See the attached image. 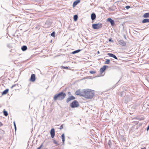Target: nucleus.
<instances>
[{
  "label": "nucleus",
  "mask_w": 149,
  "mask_h": 149,
  "mask_svg": "<svg viewBox=\"0 0 149 149\" xmlns=\"http://www.w3.org/2000/svg\"><path fill=\"white\" fill-rule=\"evenodd\" d=\"M84 95L83 97L87 99H91L94 95V92L93 90L89 89L83 90Z\"/></svg>",
  "instance_id": "obj_1"
},
{
  "label": "nucleus",
  "mask_w": 149,
  "mask_h": 149,
  "mask_svg": "<svg viewBox=\"0 0 149 149\" xmlns=\"http://www.w3.org/2000/svg\"><path fill=\"white\" fill-rule=\"evenodd\" d=\"M66 96V94L65 93L61 92L55 94L53 97V99L54 100H62L65 98Z\"/></svg>",
  "instance_id": "obj_2"
},
{
  "label": "nucleus",
  "mask_w": 149,
  "mask_h": 149,
  "mask_svg": "<svg viewBox=\"0 0 149 149\" xmlns=\"http://www.w3.org/2000/svg\"><path fill=\"white\" fill-rule=\"evenodd\" d=\"M79 106V104L77 101H73L70 104V107L72 108L77 107Z\"/></svg>",
  "instance_id": "obj_3"
},
{
  "label": "nucleus",
  "mask_w": 149,
  "mask_h": 149,
  "mask_svg": "<svg viewBox=\"0 0 149 149\" xmlns=\"http://www.w3.org/2000/svg\"><path fill=\"white\" fill-rule=\"evenodd\" d=\"M92 26L93 29H97L102 28V25L101 23L94 24H92Z\"/></svg>",
  "instance_id": "obj_4"
},
{
  "label": "nucleus",
  "mask_w": 149,
  "mask_h": 149,
  "mask_svg": "<svg viewBox=\"0 0 149 149\" xmlns=\"http://www.w3.org/2000/svg\"><path fill=\"white\" fill-rule=\"evenodd\" d=\"M131 99V97L129 95L125 96L123 99V102L124 103H127L128 101H129Z\"/></svg>",
  "instance_id": "obj_5"
},
{
  "label": "nucleus",
  "mask_w": 149,
  "mask_h": 149,
  "mask_svg": "<svg viewBox=\"0 0 149 149\" xmlns=\"http://www.w3.org/2000/svg\"><path fill=\"white\" fill-rule=\"evenodd\" d=\"M75 94L77 95L83 97L84 91H83V90L81 91L79 89L76 91L75 92Z\"/></svg>",
  "instance_id": "obj_6"
},
{
  "label": "nucleus",
  "mask_w": 149,
  "mask_h": 149,
  "mask_svg": "<svg viewBox=\"0 0 149 149\" xmlns=\"http://www.w3.org/2000/svg\"><path fill=\"white\" fill-rule=\"evenodd\" d=\"M75 98L73 96H71L68 97L66 100V102L68 103L70 101L75 99Z\"/></svg>",
  "instance_id": "obj_7"
},
{
  "label": "nucleus",
  "mask_w": 149,
  "mask_h": 149,
  "mask_svg": "<svg viewBox=\"0 0 149 149\" xmlns=\"http://www.w3.org/2000/svg\"><path fill=\"white\" fill-rule=\"evenodd\" d=\"M107 21L110 22L111 25L112 26H114L115 24L114 21L111 18H108L107 20Z\"/></svg>",
  "instance_id": "obj_8"
},
{
  "label": "nucleus",
  "mask_w": 149,
  "mask_h": 149,
  "mask_svg": "<svg viewBox=\"0 0 149 149\" xmlns=\"http://www.w3.org/2000/svg\"><path fill=\"white\" fill-rule=\"evenodd\" d=\"M50 134L52 138H53L55 136V132L54 128H52L50 131Z\"/></svg>",
  "instance_id": "obj_9"
},
{
  "label": "nucleus",
  "mask_w": 149,
  "mask_h": 149,
  "mask_svg": "<svg viewBox=\"0 0 149 149\" xmlns=\"http://www.w3.org/2000/svg\"><path fill=\"white\" fill-rule=\"evenodd\" d=\"M35 75L34 74H32L31 76L30 80L32 82H34L35 81Z\"/></svg>",
  "instance_id": "obj_10"
},
{
  "label": "nucleus",
  "mask_w": 149,
  "mask_h": 149,
  "mask_svg": "<svg viewBox=\"0 0 149 149\" xmlns=\"http://www.w3.org/2000/svg\"><path fill=\"white\" fill-rule=\"evenodd\" d=\"M108 66L104 65L102 68H101L100 69V72L101 73H102L106 69V68L108 67Z\"/></svg>",
  "instance_id": "obj_11"
},
{
  "label": "nucleus",
  "mask_w": 149,
  "mask_h": 149,
  "mask_svg": "<svg viewBox=\"0 0 149 149\" xmlns=\"http://www.w3.org/2000/svg\"><path fill=\"white\" fill-rule=\"evenodd\" d=\"M119 44L122 46H125L126 45L125 42L123 40H120L119 41Z\"/></svg>",
  "instance_id": "obj_12"
},
{
  "label": "nucleus",
  "mask_w": 149,
  "mask_h": 149,
  "mask_svg": "<svg viewBox=\"0 0 149 149\" xmlns=\"http://www.w3.org/2000/svg\"><path fill=\"white\" fill-rule=\"evenodd\" d=\"M108 55L110 57H112L116 59H117V57L114 54L112 53H108Z\"/></svg>",
  "instance_id": "obj_13"
},
{
  "label": "nucleus",
  "mask_w": 149,
  "mask_h": 149,
  "mask_svg": "<svg viewBox=\"0 0 149 149\" xmlns=\"http://www.w3.org/2000/svg\"><path fill=\"white\" fill-rule=\"evenodd\" d=\"M91 17L92 20H95L96 17L95 14L94 13H92L91 15Z\"/></svg>",
  "instance_id": "obj_14"
},
{
  "label": "nucleus",
  "mask_w": 149,
  "mask_h": 149,
  "mask_svg": "<svg viewBox=\"0 0 149 149\" xmlns=\"http://www.w3.org/2000/svg\"><path fill=\"white\" fill-rule=\"evenodd\" d=\"M80 2V0H77L74 1L73 4V7H75Z\"/></svg>",
  "instance_id": "obj_15"
},
{
  "label": "nucleus",
  "mask_w": 149,
  "mask_h": 149,
  "mask_svg": "<svg viewBox=\"0 0 149 149\" xmlns=\"http://www.w3.org/2000/svg\"><path fill=\"white\" fill-rule=\"evenodd\" d=\"M9 91V89L7 88L4 91H3V92L2 93V95H4L6 94Z\"/></svg>",
  "instance_id": "obj_16"
},
{
  "label": "nucleus",
  "mask_w": 149,
  "mask_h": 149,
  "mask_svg": "<svg viewBox=\"0 0 149 149\" xmlns=\"http://www.w3.org/2000/svg\"><path fill=\"white\" fill-rule=\"evenodd\" d=\"M147 22H149V19H144L142 21V23H144Z\"/></svg>",
  "instance_id": "obj_17"
},
{
  "label": "nucleus",
  "mask_w": 149,
  "mask_h": 149,
  "mask_svg": "<svg viewBox=\"0 0 149 149\" xmlns=\"http://www.w3.org/2000/svg\"><path fill=\"white\" fill-rule=\"evenodd\" d=\"M143 16L144 18L149 17V13H145L144 14Z\"/></svg>",
  "instance_id": "obj_18"
},
{
  "label": "nucleus",
  "mask_w": 149,
  "mask_h": 149,
  "mask_svg": "<svg viewBox=\"0 0 149 149\" xmlns=\"http://www.w3.org/2000/svg\"><path fill=\"white\" fill-rule=\"evenodd\" d=\"M61 138L62 139V141L63 143H64L65 141V137L64 134H63L61 136Z\"/></svg>",
  "instance_id": "obj_19"
},
{
  "label": "nucleus",
  "mask_w": 149,
  "mask_h": 149,
  "mask_svg": "<svg viewBox=\"0 0 149 149\" xmlns=\"http://www.w3.org/2000/svg\"><path fill=\"white\" fill-rule=\"evenodd\" d=\"M27 49V47L26 46L24 45L22 47L21 49L23 51H25Z\"/></svg>",
  "instance_id": "obj_20"
},
{
  "label": "nucleus",
  "mask_w": 149,
  "mask_h": 149,
  "mask_svg": "<svg viewBox=\"0 0 149 149\" xmlns=\"http://www.w3.org/2000/svg\"><path fill=\"white\" fill-rule=\"evenodd\" d=\"M81 50V49H78L77 50H75L73 52H72V54H74L78 53L79 52H80Z\"/></svg>",
  "instance_id": "obj_21"
},
{
  "label": "nucleus",
  "mask_w": 149,
  "mask_h": 149,
  "mask_svg": "<svg viewBox=\"0 0 149 149\" xmlns=\"http://www.w3.org/2000/svg\"><path fill=\"white\" fill-rule=\"evenodd\" d=\"M74 20V21H76L78 19V16L77 15H74L73 17Z\"/></svg>",
  "instance_id": "obj_22"
},
{
  "label": "nucleus",
  "mask_w": 149,
  "mask_h": 149,
  "mask_svg": "<svg viewBox=\"0 0 149 149\" xmlns=\"http://www.w3.org/2000/svg\"><path fill=\"white\" fill-rule=\"evenodd\" d=\"M3 113L4 115L5 116H8V112L6 111H5V110H4V111H3Z\"/></svg>",
  "instance_id": "obj_23"
},
{
  "label": "nucleus",
  "mask_w": 149,
  "mask_h": 149,
  "mask_svg": "<svg viewBox=\"0 0 149 149\" xmlns=\"http://www.w3.org/2000/svg\"><path fill=\"white\" fill-rule=\"evenodd\" d=\"M110 61L109 59H106V61L105 62V64H109L110 63Z\"/></svg>",
  "instance_id": "obj_24"
},
{
  "label": "nucleus",
  "mask_w": 149,
  "mask_h": 149,
  "mask_svg": "<svg viewBox=\"0 0 149 149\" xmlns=\"http://www.w3.org/2000/svg\"><path fill=\"white\" fill-rule=\"evenodd\" d=\"M53 141L54 143L56 144V145H58L59 144L54 139H53Z\"/></svg>",
  "instance_id": "obj_25"
},
{
  "label": "nucleus",
  "mask_w": 149,
  "mask_h": 149,
  "mask_svg": "<svg viewBox=\"0 0 149 149\" xmlns=\"http://www.w3.org/2000/svg\"><path fill=\"white\" fill-rule=\"evenodd\" d=\"M55 34V33L54 32H53L51 34V36L52 37H54Z\"/></svg>",
  "instance_id": "obj_26"
},
{
  "label": "nucleus",
  "mask_w": 149,
  "mask_h": 149,
  "mask_svg": "<svg viewBox=\"0 0 149 149\" xmlns=\"http://www.w3.org/2000/svg\"><path fill=\"white\" fill-rule=\"evenodd\" d=\"M89 72L90 73H91V74H94V73H96V71H95L91 70V71H90Z\"/></svg>",
  "instance_id": "obj_27"
},
{
  "label": "nucleus",
  "mask_w": 149,
  "mask_h": 149,
  "mask_svg": "<svg viewBox=\"0 0 149 149\" xmlns=\"http://www.w3.org/2000/svg\"><path fill=\"white\" fill-rule=\"evenodd\" d=\"M13 123H14V126L15 129L16 131V130L17 128H16V125L15 124V121H14L13 122Z\"/></svg>",
  "instance_id": "obj_28"
},
{
  "label": "nucleus",
  "mask_w": 149,
  "mask_h": 149,
  "mask_svg": "<svg viewBox=\"0 0 149 149\" xmlns=\"http://www.w3.org/2000/svg\"><path fill=\"white\" fill-rule=\"evenodd\" d=\"M124 92H122L120 93V95L122 97L124 95Z\"/></svg>",
  "instance_id": "obj_29"
},
{
  "label": "nucleus",
  "mask_w": 149,
  "mask_h": 149,
  "mask_svg": "<svg viewBox=\"0 0 149 149\" xmlns=\"http://www.w3.org/2000/svg\"><path fill=\"white\" fill-rule=\"evenodd\" d=\"M5 132L4 131L1 130H0V133H1L3 134H4Z\"/></svg>",
  "instance_id": "obj_30"
},
{
  "label": "nucleus",
  "mask_w": 149,
  "mask_h": 149,
  "mask_svg": "<svg viewBox=\"0 0 149 149\" xmlns=\"http://www.w3.org/2000/svg\"><path fill=\"white\" fill-rule=\"evenodd\" d=\"M130 6H127L125 7V8H126V9H128L129 8H130Z\"/></svg>",
  "instance_id": "obj_31"
},
{
  "label": "nucleus",
  "mask_w": 149,
  "mask_h": 149,
  "mask_svg": "<svg viewBox=\"0 0 149 149\" xmlns=\"http://www.w3.org/2000/svg\"><path fill=\"white\" fill-rule=\"evenodd\" d=\"M42 146H43L42 144H41L39 147L38 148H37V149H40Z\"/></svg>",
  "instance_id": "obj_32"
},
{
  "label": "nucleus",
  "mask_w": 149,
  "mask_h": 149,
  "mask_svg": "<svg viewBox=\"0 0 149 149\" xmlns=\"http://www.w3.org/2000/svg\"><path fill=\"white\" fill-rule=\"evenodd\" d=\"M59 129L61 130L63 129V125H61L60 126Z\"/></svg>",
  "instance_id": "obj_33"
},
{
  "label": "nucleus",
  "mask_w": 149,
  "mask_h": 149,
  "mask_svg": "<svg viewBox=\"0 0 149 149\" xmlns=\"http://www.w3.org/2000/svg\"><path fill=\"white\" fill-rule=\"evenodd\" d=\"M109 41L110 42H113V41L111 39H109Z\"/></svg>",
  "instance_id": "obj_34"
},
{
  "label": "nucleus",
  "mask_w": 149,
  "mask_h": 149,
  "mask_svg": "<svg viewBox=\"0 0 149 149\" xmlns=\"http://www.w3.org/2000/svg\"><path fill=\"white\" fill-rule=\"evenodd\" d=\"M109 10H111V11H113L114 10L110 8H109Z\"/></svg>",
  "instance_id": "obj_35"
},
{
  "label": "nucleus",
  "mask_w": 149,
  "mask_h": 149,
  "mask_svg": "<svg viewBox=\"0 0 149 149\" xmlns=\"http://www.w3.org/2000/svg\"><path fill=\"white\" fill-rule=\"evenodd\" d=\"M63 68L64 69H68V67H67L66 66V67L63 66Z\"/></svg>",
  "instance_id": "obj_36"
},
{
  "label": "nucleus",
  "mask_w": 149,
  "mask_h": 149,
  "mask_svg": "<svg viewBox=\"0 0 149 149\" xmlns=\"http://www.w3.org/2000/svg\"><path fill=\"white\" fill-rule=\"evenodd\" d=\"M2 125L3 124L1 122H0V127L2 126Z\"/></svg>",
  "instance_id": "obj_37"
},
{
  "label": "nucleus",
  "mask_w": 149,
  "mask_h": 149,
  "mask_svg": "<svg viewBox=\"0 0 149 149\" xmlns=\"http://www.w3.org/2000/svg\"><path fill=\"white\" fill-rule=\"evenodd\" d=\"M124 38H125V39H126V36H125V35H124Z\"/></svg>",
  "instance_id": "obj_38"
},
{
  "label": "nucleus",
  "mask_w": 149,
  "mask_h": 149,
  "mask_svg": "<svg viewBox=\"0 0 149 149\" xmlns=\"http://www.w3.org/2000/svg\"><path fill=\"white\" fill-rule=\"evenodd\" d=\"M68 95H71V93L70 92H69L68 93Z\"/></svg>",
  "instance_id": "obj_39"
},
{
  "label": "nucleus",
  "mask_w": 149,
  "mask_h": 149,
  "mask_svg": "<svg viewBox=\"0 0 149 149\" xmlns=\"http://www.w3.org/2000/svg\"><path fill=\"white\" fill-rule=\"evenodd\" d=\"M141 149H146V148L145 147H144V148H141Z\"/></svg>",
  "instance_id": "obj_40"
},
{
  "label": "nucleus",
  "mask_w": 149,
  "mask_h": 149,
  "mask_svg": "<svg viewBox=\"0 0 149 149\" xmlns=\"http://www.w3.org/2000/svg\"><path fill=\"white\" fill-rule=\"evenodd\" d=\"M14 87V86H13V85L11 87V89H12Z\"/></svg>",
  "instance_id": "obj_41"
},
{
  "label": "nucleus",
  "mask_w": 149,
  "mask_h": 149,
  "mask_svg": "<svg viewBox=\"0 0 149 149\" xmlns=\"http://www.w3.org/2000/svg\"><path fill=\"white\" fill-rule=\"evenodd\" d=\"M16 85V84H14V85H13V86H14V87Z\"/></svg>",
  "instance_id": "obj_42"
},
{
  "label": "nucleus",
  "mask_w": 149,
  "mask_h": 149,
  "mask_svg": "<svg viewBox=\"0 0 149 149\" xmlns=\"http://www.w3.org/2000/svg\"><path fill=\"white\" fill-rule=\"evenodd\" d=\"M97 53H98V54H99V53H100V52H99V51H98L97 52Z\"/></svg>",
  "instance_id": "obj_43"
},
{
  "label": "nucleus",
  "mask_w": 149,
  "mask_h": 149,
  "mask_svg": "<svg viewBox=\"0 0 149 149\" xmlns=\"http://www.w3.org/2000/svg\"><path fill=\"white\" fill-rule=\"evenodd\" d=\"M108 144H109V145H110V144L109 142V143H108Z\"/></svg>",
  "instance_id": "obj_44"
}]
</instances>
